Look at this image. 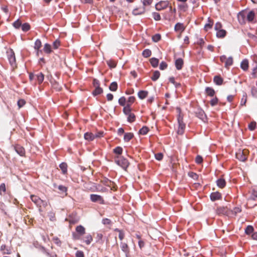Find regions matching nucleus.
<instances>
[{
    "label": "nucleus",
    "mask_w": 257,
    "mask_h": 257,
    "mask_svg": "<svg viewBox=\"0 0 257 257\" xmlns=\"http://www.w3.org/2000/svg\"><path fill=\"white\" fill-rule=\"evenodd\" d=\"M59 167L61 169L63 174H65L67 171V165L65 163H62L60 164Z\"/></svg>",
    "instance_id": "72a5a7b5"
},
{
    "label": "nucleus",
    "mask_w": 257,
    "mask_h": 257,
    "mask_svg": "<svg viewBox=\"0 0 257 257\" xmlns=\"http://www.w3.org/2000/svg\"><path fill=\"white\" fill-rule=\"evenodd\" d=\"M253 230L254 229L252 226L248 225L245 229V232L246 234L249 235L253 232Z\"/></svg>",
    "instance_id": "4c0bfd02"
},
{
    "label": "nucleus",
    "mask_w": 257,
    "mask_h": 257,
    "mask_svg": "<svg viewBox=\"0 0 257 257\" xmlns=\"http://www.w3.org/2000/svg\"><path fill=\"white\" fill-rule=\"evenodd\" d=\"M92 240L91 235L88 234L84 237V241L87 244H89Z\"/></svg>",
    "instance_id": "e433bc0d"
},
{
    "label": "nucleus",
    "mask_w": 257,
    "mask_h": 257,
    "mask_svg": "<svg viewBox=\"0 0 257 257\" xmlns=\"http://www.w3.org/2000/svg\"><path fill=\"white\" fill-rule=\"evenodd\" d=\"M52 86L53 88L56 89L57 91H60L61 89V87L59 85V83L56 81H54L52 83Z\"/></svg>",
    "instance_id": "3c124183"
},
{
    "label": "nucleus",
    "mask_w": 257,
    "mask_h": 257,
    "mask_svg": "<svg viewBox=\"0 0 257 257\" xmlns=\"http://www.w3.org/2000/svg\"><path fill=\"white\" fill-rule=\"evenodd\" d=\"M168 4L169 3L167 1H161L155 5V8L157 11H161L168 7Z\"/></svg>",
    "instance_id": "6e6552de"
},
{
    "label": "nucleus",
    "mask_w": 257,
    "mask_h": 257,
    "mask_svg": "<svg viewBox=\"0 0 257 257\" xmlns=\"http://www.w3.org/2000/svg\"><path fill=\"white\" fill-rule=\"evenodd\" d=\"M1 250L4 251V254H10L11 253V250L7 248V246L6 245H2L1 247Z\"/></svg>",
    "instance_id": "79ce46f5"
},
{
    "label": "nucleus",
    "mask_w": 257,
    "mask_h": 257,
    "mask_svg": "<svg viewBox=\"0 0 257 257\" xmlns=\"http://www.w3.org/2000/svg\"><path fill=\"white\" fill-rule=\"evenodd\" d=\"M76 231L81 235L85 233V229L83 226L79 225L76 227Z\"/></svg>",
    "instance_id": "cd10ccee"
},
{
    "label": "nucleus",
    "mask_w": 257,
    "mask_h": 257,
    "mask_svg": "<svg viewBox=\"0 0 257 257\" xmlns=\"http://www.w3.org/2000/svg\"><path fill=\"white\" fill-rule=\"evenodd\" d=\"M246 102V95H244L240 101V105H244Z\"/></svg>",
    "instance_id": "338daca9"
},
{
    "label": "nucleus",
    "mask_w": 257,
    "mask_h": 257,
    "mask_svg": "<svg viewBox=\"0 0 257 257\" xmlns=\"http://www.w3.org/2000/svg\"><path fill=\"white\" fill-rule=\"evenodd\" d=\"M146 11L145 7H142L139 8H136L133 11V14L134 15H141L145 13Z\"/></svg>",
    "instance_id": "f8f14e48"
},
{
    "label": "nucleus",
    "mask_w": 257,
    "mask_h": 257,
    "mask_svg": "<svg viewBox=\"0 0 257 257\" xmlns=\"http://www.w3.org/2000/svg\"><path fill=\"white\" fill-rule=\"evenodd\" d=\"M241 68L244 71L247 70L248 68V61L246 59L243 60L240 64Z\"/></svg>",
    "instance_id": "5701e85b"
},
{
    "label": "nucleus",
    "mask_w": 257,
    "mask_h": 257,
    "mask_svg": "<svg viewBox=\"0 0 257 257\" xmlns=\"http://www.w3.org/2000/svg\"><path fill=\"white\" fill-rule=\"evenodd\" d=\"M58 189L61 191L62 193H65V195H67V188L63 185H59Z\"/></svg>",
    "instance_id": "a19ab883"
},
{
    "label": "nucleus",
    "mask_w": 257,
    "mask_h": 257,
    "mask_svg": "<svg viewBox=\"0 0 257 257\" xmlns=\"http://www.w3.org/2000/svg\"><path fill=\"white\" fill-rule=\"evenodd\" d=\"M125 98L123 96L121 97L118 100V103L121 106H124L125 104Z\"/></svg>",
    "instance_id": "5fc2aeb1"
},
{
    "label": "nucleus",
    "mask_w": 257,
    "mask_h": 257,
    "mask_svg": "<svg viewBox=\"0 0 257 257\" xmlns=\"http://www.w3.org/2000/svg\"><path fill=\"white\" fill-rule=\"evenodd\" d=\"M22 25L21 22L19 20H17L13 23L14 27L16 29H19L22 27Z\"/></svg>",
    "instance_id": "09e8293b"
},
{
    "label": "nucleus",
    "mask_w": 257,
    "mask_h": 257,
    "mask_svg": "<svg viewBox=\"0 0 257 257\" xmlns=\"http://www.w3.org/2000/svg\"><path fill=\"white\" fill-rule=\"evenodd\" d=\"M154 19L156 21H160L161 20V16L158 13L154 12L152 14Z\"/></svg>",
    "instance_id": "8fccbe9b"
},
{
    "label": "nucleus",
    "mask_w": 257,
    "mask_h": 257,
    "mask_svg": "<svg viewBox=\"0 0 257 257\" xmlns=\"http://www.w3.org/2000/svg\"><path fill=\"white\" fill-rule=\"evenodd\" d=\"M216 184L218 187L223 188L226 185V182L224 179L220 178L216 181Z\"/></svg>",
    "instance_id": "a211bd4d"
},
{
    "label": "nucleus",
    "mask_w": 257,
    "mask_h": 257,
    "mask_svg": "<svg viewBox=\"0 0 257 257\" xmlns=\"http://www.w3.org/2000/svg\"><path fill=\"white\" fill-rule=\"evenodd\" d=\"M123 111L124 113L127 115L131 113V109L130 104H127L125 106H124L123 109Z\"/></svg>",
    "instance_id": "473e14b6"
},
{
    "label": "nucleus",
    "mask_w": 257,
    "mask_h": 257,
    "mask_svg": "<svg viewBox=\"0 0 257 257\" xmlns=\"http://www.w3.org/2000/svg\"><path fill=\"white\" fill-rule=\"evenodd\" d=\"M31 200L37 206H41L42 205L43 206L46 205V203L44 202L41 200L39 197L36 195H32L31 196Z\"/></svg>",
    "instance_id": "0eeeda50"
},
{
    "label": "nucleus",
    "mask_w": 257,
    "mask_h": 257,
    "mask_svg": "<svg viewBox=\"0 0 257 257\" xmlns=\"http://www.w3.org/2000/svg\"><path fill=\"white\" fill-rule=\"evenodd\" d=\"M214 82L217 85H220L223 83V79L220 76H215L213 78Z\"/></svg>",
    "instance_id": "f3484780"
},
{
    "label": "nucleus",
    "mask_w": 257,
    "mask_h": 257,
    "mask_svg": "<svg viewBox=\"0 0 257 257\" xmlns=\"http://www.w3.org/2000/svg\"><path fill=\"white\" fill-rule=\"evenodd\" d=\"M195 161L197 164H201L203 161L202 157L199 155L197 156L196 157Z\"/></svg>",
    "instance_id": "0e129e2a"
},
{
    "label": "nucleus",
    "mask_w": 257,
    "mask_h": 257,
    "mask_svg": "<svg viewBox=\"0 0 257 257\" xmlns=\"http://www.w3.org/2000/svg\"><path fill=\"white\" fill-rule=\"evenodd\" d=\"M155 157L156 159H157L158 161H161L162 160L163 158V155L161 153H157L155 155Z\"/></svg>",
    "instance_id": "4d7b16f0"
},
{
    "label": "nucleus",
    "mask_w": 257,
    "mask_h": 257,
    "mask_svg": "<svg viewBox=\"0 0 257 257\" xmlns=\"http://www.w3.org/2000/svg\"><path fill=\"white\" fill-rule=\"evenodd\" d=\"M127 116V121L130 122H134L135 120L136 116L134 113H131Z\"/></svg>",
    "instance_id": "37998d69"
},
{
    "label": "nucleus",
    "mask_w": 257,
    "mask_h": 257,
    "mask_svg": "<svg viewBox=\"0 0 257 257\" xmlns=\"http://www.w3.org/2000/svg\"><path fill=\"white\" fill-rule=\"evenodd\" d=\"M152 54V52L150 49H146L142 53L143 56L145 58L150 57Z\"/></svg>",
    "instance_id": "f704fd0d"
},
{
    "label": "nucleus",
    "mask_w": 257,
    "mask_h": 257,
    "mask_svg": "<svg viewBox=\"0 0 257 257\" xmlns=\"http://www.w3.org/2000/svg\"><path fill=\"white\" fill-rule=\"evenodd\" d=\"M103 91L102 89L99 87H95V90L93 91V94L94 95H97L101 94Z\"/></svg>",
    "instance_id": "ea45409f"
},
{
    "label": "nucleus",
    "mask_w": 257,
    "mask_h": 257,
    "mask_svg": "<svg viewBox=\"0 0 257 257\" xmlns=\"http://www.w3.org/2000/svg\"><path fill=\"white\" fill-rule=\"evenodd\" d=\"M183 60L181 58H178L175 61V66L177 70H181L183 65Z\"/></svg>",
    "instance_id": "dca6fc26"
},
{
    "label": "nucleus",
    "mask_w": 257,
    "mask_h": 257,
    "mask_svg": "<svg viewBox=\"0 0 257 257\" xmlns=\"http://www.w3.org/2000/svg\"><path fill=\"white\" fill-rule=\"evenodd\" d=\"M43 50L45 53L50 54L52 52L51 46L49 44H45L44 46Z\"/></svg>",
    "instance_id": "a878e982"
},
{
    "label": "nucleus",
    "mask_w": 257,
    "mask_h": 257,
    "mask_svg": "<svg viewBox=\"0 0 257 257\" xmlns=\"http://www.w3.org/2000/svg\"><path fill=\"white\" fill-rule=\"evenodd\" d=\"M116 230L118 231L119 232L118 237L119 239L121 240H122L124 237V234L122 230H120L118 229H116Z\"/></svg>",
    "instance_id": "13d9d810"
},
{
    "label": "nucleus",
    "mask_w": 257,
    "mask_h": 257,
    "mask_svg": "<svg viewBox=\"0 0 257 257\" xmlns=\"http://www.w3.org/2000/svg\"><path fill=\"white\" fill-rule=\"evenodd\" d=\"M221 194L218 192H213L210 194V199L212 201H215L220 199Z\"/></svg>",
    "instance_id": "ddd939ff"
},
{
    "label": "nucleus",
    "mask_w": 257,
    "mask_h": 257,
    "mask_svg": "<svg viewBox=\"0 0 257 257\" xmlns=\"http://www.w3.org/2000/svg\"><path fill=\"white\" fill-rule=\"evenodd\" d=\"M233 63V58L232 57H229L227 58L225 62V67L227 68L228 67L232 65Z\"/></svg>",
    "instance_id": "2f4dec72"
},
{
    "label": "nucleus",
    "mask_w": 257,
    "mask_h": 257,
    "mask_svg": "<svg viewBox=\"0 0 257 257\" xmlns=\"http://www.w3.org/2000/svg\"><path fill=\"white\" fill-rule=\"evenodd\" d=\"M238 20L240 24H245V19L246 16L244 12H240L238 15Z\"/></svg>",
    "instance_id": "2eb2a0df"
},
{
    "label": "nucleus",
    "mask_w": 257,
    "mask_h": 257,
    "mask_svg": "<svg viewBox=\"0 0 257 257\" xmlns=\"http://www.w3.org/2000/svg\"><path fill=\"white\" fill-rule=\"evenodd\" d=\"M227 212V208L224 207H218L216 210V213L219 215H225Z\"/></svg>",
    "instance_id": "9d476101"
},
{
    "label": "nucleus",
    "mask_w": 257,
    "mask_h": 257,
    "mask_svg": "<svg viewBox=\"0 0 257 257\" xmlns=\"http://www.w3.org/2000/svg\"><path fill=\"white\" fill-rule=\"evenodd\" d=\"M205 92L208 96L211 97L213 96L215 94L214 90L212 88L209 87H207L205 88Z\"/></svg>",
    "instance_id": "4be33fe9"
},
{
    "label": "nucleus",
    "mask_w": 257,
    "mask_h": 257,
    "mask_svg": "<svg viewBox=\"0 0 257 257\" xmlns=\"http://www.w3.org/2000/svg\"><path fill=\"white\" fill-rule=\"evenodd\" d=\"M84 137L85 140L89 141L93 140L95 139L94 134L91 133H86L84 134Z\"/></svg>",
    "instance_id": "412c9836"
},
{
    "label": "nucleus",
    "mask_w": 257,
    "mask_h": 257,
    "mask_svg": "<svg viewBox=\"0 0 257 257\" xmlns=\"http://www.w3.org/2000/svg\"><path fill=\"white\" fill-rule=\"evenodd\" d=\"M189 176L194 180L197 179L198 175L194 172H190L189 173Z\"/></svg>",
    "instance_id": "69168bd1"
},
{
    "label": "nucleus",
    "mask_w": 257,
    "mask_h": 257,
    "mask_svg": "<svg viewBox=\"0 0 257 257\" xmlns=\"http://www.w3.org/2000/svg\"><path fill=\"white\" fill-rule=\"evenodd\" d=\"M218 101V100L217 97H215L213 98L210 101L211 105L212 106H215V105H216L217 104Z\"/></svg>",
    "instance_id": "864d4df0"
},
{
    "label": "nucleus",
    "mask_w": 257,
    "mask_h": 257,
    "mask_svg": "<svg viewBox=\"0 0 257 257\" xmlns=\"http://www.w3.org/2000/svg\"><path fill=\"white\" fill-rule=\"evenodd\" d=\"M148 93V92L147 91L141 90L138 92V95L140 99H143L147 97Z\"/></svg>",
    "instance_id": "393cba45"
},
{
    "label": "nucleus",
    "mask_w": 257,
    "mask_h": 257,
    "mask_svg": "<svg viewBox=\"0 0 257 257\" xmlns=\"http://www.w3.org/2000/svg\"><path fill=\"white\" fill-rule=\"evenodd\" d=\"M22 30L24 32H27L29 31L30 29V26L28 23H24L22 25Z\"/></svg>",
    "instance_id": "a18cd8bd"
},
{
    "label": "nucleus",
    "mask_w": 257,
    "mask_h": 257,
    "mask_svg": "<svg viewBox=\"0 0 257 257\" xmlns=\"http://www.w3.org/2000/svg\"><path fill=\"white\" fill-rule=\"evenodd\" d=\"M150 63L153 67L156 68L158 66L159 60L156 58H152L150 59Z\"/></svg>",
    "instance_id": "c85d7f7f"
},
{
    "label": "nucleus",
    "mask_w": 257,
    "mask_h": 257,
    "mask_svg": "<svg viewBox=\"0 0 257 257\" xmlns=\"http://www.w3.org/2000/svg\"><path fill=\"white\" fill-rule=\"evenodd\" d=\"M167 67V64L165 62H162L160 64V69L161 70H165Z\"/></svg>",
    "instance_id": "052dcab7"
},
{
    "label": "nucleus",
    "mask_w": 257,
    "mask_h": 257,
    "mask_svg": "<svg viewBox=\"0 0 257 257\" xmlns=\"http://www.w3.org/2000/svg\"><path fill=\"white\" fill-rule=\"evenodd\" d=\"M37 80L39 83H41L44 78V75L42 72H40L36 75Z\"/></svg>",
    "instance_id": "c9c22d12"
},
{
    "label": "nucleus",
    "mask_w": 257,
    "mask_h": 257,
    "mask_svg": "<svg viewBox=\"0 0 257 257\" xmlns=\"http://www.w3.org/2000/svg\"><path fill=\"white\" fill-rule=\"evenodd\" d=\"M149 131V128L147 126H143L140 130L139 131V133L141 135H146Z\"/></svg>",
    "instance_id": "c03bdc74"
},
{
    "label": "nucleus",
    "mask_w": 257,
    "mask_h": 257,
    "mask_svg": "<svg viewBox=\"0 0 257 257\" xmlns=\"http://www.w3.org/2000/svg\"><path fill=\"white\" fill-rule=\"evenodd\" d=\"M160 75V72L158 70L155 71L153 73V76L151 77V79L153 81H155L158 79Z\"/></svg>",
    "instance_id": "c756f323"
},
{
    "label": "nucleus",
    "mask_w": 257,
    "mask_h": 257,
    "mask_svg": "<svg viewBox=\"0 0 257 257\" xmlns=\"http://www.w3.org/2000/svg\"><path fill=\"white\" fill-rule=\"evenodd\" d=\"M196 116L202 120H204L206 119V115L204 111L202 109H198L196 112Z\"/></svg>",
    "instance_id": "4468645a"
},
{
    "label": "nucleus",
    "mask_w": 257,
    "mask_h": 257,
    "mask_svg": "<svg viewBox=\"0 0 257 257\" xmlns=\"http://www.w3.org/2000/svg\"><path fill=\"white\" fill-rule=\"evenodd\" d=\"M8 58L11 66L14 68L16 66V58L14 51L12 50L7 51Z\"/></svg>",
    "instance_id": "20e7f679"
},
{
    "label": "nucleus",
    "mask_w": 257,
    "mask_h": 257,
    "mask_svg": "<svg viewBox=\"0 0 257 257\" xmlns=\"http://www.w3.org/2000/svg\"><path fill=\"white\" fill-rule=\"evenodd\" d=\"M178 112L179 114L178 116V122L179 124L178 130L177 133L179 135H182L184 133V131L185 128V124L183 121V117L180 114L181 109L179 108H177Z\"/></svg>",
    "instance_id": "f03ea898"
},
{
    "label": "nucleus",
    "mask_w": 257,
    "mask_h": 257,
    "mask_svg": "<svg viewBox=\"0 0 257 257\" xmlns=\"http://www.w3.org/2000/svg\"><path fill=\"white\" fill-rule=\"evenodd\" d=\"M226 32L225 30L223 29H220L217 31L216 32V36L218 38H223L225 36Z\"/></svg>",
    "instance_id": "b1692460"
},
{
    "label": "nucleus",
    "mask_w": 257,
    "mask_h": 257,
    "mask_svg": "<svg viewBox=\"0 0 257 257\" xmlns=\"http://www.w3.org/2000/svg\"><path fill=\"white\" fill-rule=\"evenodd\" d=\"M113 152L117 155H121L122 152V149L120 147H117L113 150Z\"/></svg>",
    "instance_id": "de8ad7c7"
},
{
    "label": "nucleus",
    "mask_w": 257,
    "mask_h": 257,
    "mask_svg": "<svg viewBox=\"0 0 257 257\" xmlns=\"http://www.w3.org/2000/svg\"><path fill=\"white\" fill-rule=\"evenodd\" d=\"M248 154V151L246 150H239L236 153V158L240 161L244 162L247 159V156Z\"/></svg>",
    "instance_id": "7ed1b4c3"
},
{
    "label": "nucleus",
    "mask_w": 257,
    "mask_h": 257,
    "mask_svg": "<svg viewBox=\"0 0 257 257\" xmlns=\"http://www.w3.org/2000/svg\"><path fill=\"white\" fill-rule=\"evenodd\" d=\"M107 64L110 68H114L116 67V63L112 61L109 60L107 62Z\"/></svg>",
    "instance_id": "e2e57ef3"
},
{
    "label": "nucleus",
    "mask_w": 257,
    "mask_h": 257,
    "mask_svg": "<svg viewBox=\"0 0 257 257\" xmlns=\"http://www.w3.org/2000/svg\"><path fill=\"white\" fill-rule=\"evenodd\" d=\"M115 162L118 166H120L124 170H126L129 166L128 161L122 156H117L115 158Z\"/></svg>",
    "instance_id": "f257e3e1"
},
{
    "label": "nucleus",
    "mask_w": 257,
    "mask_h": 257,
    "mask_svg": "<svg viewBox=\"0 0 257 257\" xmlns=\"http://www.w3.org/2000/svg\"><path fill=\"white\" fill-rule=\"evenodd\" d=\"M133 137H134L133 134L131 133H126L124 135V138H123L124 141L125 142H128L133 138Z\"/></svg>",
    "instance_id": "7c9ffc66"
},
{
    "label": "nucleus",
    "mask_w": 257,
    "mask_h": 257,
    "mask_svg": "<svg viewBox=\"0 0 257 257\" xmlns=\"http://www.w3.org/2000/svg\"><path fill=\"white\" fill-rule=\"evenodd\" d=\"M120 247L122 251L125 254V256L128 257L129 253V248L127 244L125 243L121 242Z\"/></svg>",
    "instance_id": "9b49d317"
},
{
    "label": "nucleus",
    "mask_w": 257,
    "mask_h": 257,
    "mask_svg": "<svg viewBox=\"0 0 257 257\" xmlns=\"http://www.w3.org/2000/svg\"><path fill=\"white\" fill-rule=\"evenodd\" d=\"M15 151L21 156H24L25 155V149L21 146L17 145L14 147Z\"/></svg>",
    "instance_id": "1a4fd4ad"
},
{
    "label": "nucleus",
    "mask_w": 257,
    "mask_h": 257,
    "mask_svg": "<svg viewBox=\"0 0 257 257\" xmlns=\"http://www.w3.org/2000/svg\"><path fill=\"white\" fill-rule=\"evenodd\" d=\"M252 201H255V203L252 204V206H255L257 204V190L252 189L251 190L250 196L247 198V204H249Z\"/></svg>",
    "instance_id": "39448f33"
},
{
    "label": "nucleus",
    "mask_w": 257,
    "mask_h": 257,
    "mask_svg": "<svg viewBox=\"0 0 257 257\" xmlns=\"http://www.w3.org/2000/svg\"><path fill=\"white\" fill-rule=\"evenodd\" d=\"M254 17L255 14L252 11L249 12L246 16L247 20L249 22H252L254 20Z\"/></svg>",
    "instance_id": "aec40b11"
},
{
    "label": "nucleus",
    "mask_w": 257,
    "mask_h": 257,
    "mask_svg": "<svg viewBox=\"0 0 257 257\" xmlns=\"http://www.w3.org/2000/svg\"><path fill=\"white\" fill-rule=\"evenodd\" d=\"M256 127V122H251L248 125V128L250 131H253Z\"/></svg>",
    "instance_id": "bf43d9fd"
},
{
    "label": "nucleus",
    "mask_w": 257,
    "mask_h": 257,
    "mask_svg": "<svg viewBox=\"0 0 257 257\" xmlns=\"http://www.w3.org/2000/svg\"><path fill=\"white\" fill-rule=\"evenodd\" d=\"M251 92L252 96L254 97H257V88L255 86H253L251 87Z\"/></svg>",
    "instance_id": "603ef678"
},
{
    "label": "nucleus",
    "mask_w": 257,
    "mask_h": 257,
    "mask_svg": "<svg viewBox=\"0 0 257 257\" xmlns=\"http://www.w3.org/2000/svg\"><path fill=\"white\" fill-rule=\"evenodd\" d=\"M18 105L19 106V108H21L22 107H23L26 103V101H25V100L24 99H19L18 101Z\"/></svg>",
    "instance_id": "6e6d98bb"
},
{
    "label": "nucleus",
    "mask_w": 257,
    "mask_h": 257,
    "mask_svg": "<svg viewBox=\"0 0 257 257\" xmlns=\"http://www.w3.org/2000/svg\"><path fill=\"white\" fill-rule=\"evenodd\" d=\"M42 46L41 41L40 39H37L35 42L34 49L37 50V55H38L39 52H41V51L39 50V49L41 48Z\"/></svg>",
    "instance_id": "6ab92c4d"
},
{
    "label": "nucleus",
    "mask_w": 257,
    "mask_h": 257,
    "mask_svg": "<svg viewBox=\"0 0 257 257\" xmlns=\"http://www.w3.org/2000/svg\"><path fill=\"white\" fill-rule=\"evenodd\" d=\"M174 29L176 31L183 32L184 30V28L182 24L178 23L175 25Z\"/></svg>",
    "instance_id": "bb28decb"
},
{
    "label": "nucleus",
    "mask_w": 257,
    "mask_h": 257,
    "mask_svg": "<svg viewBox=\"0 0 257 257\" xmlns=\"http://www.w3.org/2000/svg\"><path fill=\"white\" fill-rule=\"evenodd\" d=\"M143 3V7H145L147 6L150 5L152 2L153 0H142Z\"/></svg>",
    "instance_id": "680f3d73"
},
{
    "label": "nucleus",
    "mask_w": 257,
    "mask_h": 257,
    "mask_svg": "<svg viewBox=\"0 0 257 257\" xmlns=\"http://www.w3.org/2000/svg\"><path fill=\"white\" fill-rule=\"evenodd\" d=\"M109 89L112 91H115L117 89V84L116 82H112L109 87Z\"/></svg>",
    "instance_id": "58836bf2"
},
{
    "label": "nucleus",
    "mask_w": 257,
    "mask_h": 257,
    "mask_svg": "<svg viewBox=\"0 0 257 257\" xmlns=\"http://www.w3.org/2000/svg\"><path fill=\"white\" fill-rule=\"evenodd\" d=\"M90 200L93 202H98L99 204H104V201L102 196L97 194H91Z\"/></svg>",
    "instance_id": "423d86ee"
},
{
    "label": "nucleus",
    "mask_w": 257,
    "mask_h": 257,
    "mask_svg": "<svg viewBox=\"0 0 257 257\" xmlns=\"http://www.w3.org/2000/svg\"><path fill=\"white\" fill-rule=\"evenodd\" d=\"M161 38V35L159 34H156L152 37V40L154 42H158L160 40Z\"/></svg>",
    "instance_id": "49530a36"
},
{
    "label": "nucleus",
    "mask_w": 257,
    "mask_h": 257,
    "mask_svg": "<svg viewBox=\"0 0 257 257\" xmlns=\"http://www.w3.org/2000/svg\"><path fill=\"white\" fill-rule=\"evenodd\" d=\"M241 211V209L239 207H235L232 210V213L236 215V214L240 213Z\"/></svg>",
    "instance_id": "774afa93"
}]
</instances>
